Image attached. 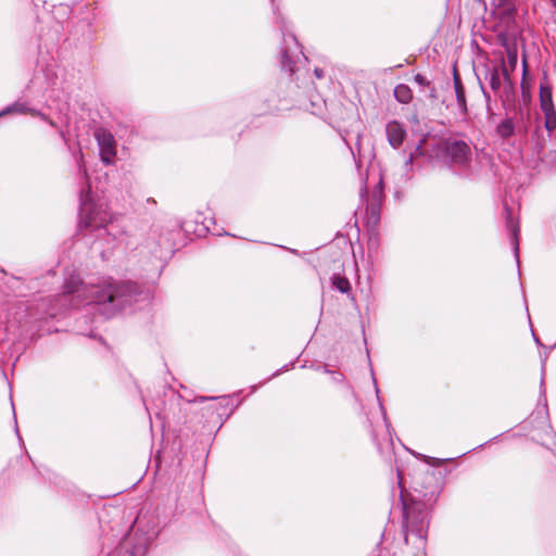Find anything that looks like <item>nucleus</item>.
Returning <instances> with one entry per match:
<instances>
[{"instance_id": "nucleus-1", "label": "nucleus", "mask_w": 556, "mask_h": 556, "mask_svg": "<svg viewBox=\"0 0 556 556\" xmlns=\"http://www.w3.org/2000/svg\"><path fill=\"white\" fill-rule=\"evenodd\" d=\"M139 293L138 286L130 281H115L106 279L101 287L92 290V300L99 305H110L111 313L130 304L132 298Z\"/></svg>"}, {"instance_id": "nucleus-2", "label": "nucleus", "mask_w": 556, "mask_h": 556, "mask_svg": "<svg viewBox=\"0 0 556 556\" xmlns=\"http://www.w3.org/2000/svg\"><path fill=\"white\" fill-rule=\"evenodd\" d=\"M426 497L427 494H424L422 500L412 498L409 502L404 503L405 528L419 539L426 538L429 525L427 502H431L434 498V493L432 492L430 497Z\"/></svg>"}, {"instance_id": "nucleus-3", "label": "nucleus", "mask_w": 556, "mask_h": 556, "mask_svg": "<svg viewBox=\"0 0 556 556\" xmlns=\"http://www.w3.org/2000/svg\"><path fill=\"white\" fill-rule=\"evenodd\" d=\"M79 226L85 228H100L108 222L94 207L90 200V186L83 188L79 193Z\"/></svg>"}, {"instance_id": "nucleus-4", "label": "nucleus", "mask_w": 556, "mask_h": 556, "mask_svg": "<svg viewBox=\"0 0 556 556\" xmlns=\"http://www.w3.org/2000/svg\"><path fill=\"white\" fill-rule=\"evenodd\" d=\"M440 151L451 163L465 166L471 160V149L464 140L446 138L440 142Z\"/></svg>"}, {"instance_id": "nucleus-5", "label": "nucleus", "mask_w": 556, "mask_h": 556, "mask_svg": "<svg viewBox=\"0 0 556 556\" xmlns=\"http://www.w3.org/2000/svg\"><path fill=\"white\" fill-rule=\"evenodd\" d=\"M491 5L492 16L496 21V28L509 30L517 27L515 0H493Z\"/></svg>"}, {"instance_id": "nucleus-6", "label": "nucleus", "mask_w": 556, "mask_h": 556, "mask_svg": "<svg viewBox=\"0 0 556 556\" xmlns=\"http://www.w3.org/2000/svg\"><path fill=\"white\" fill-rule=\"evenodd\" d=\"M94 136L100 147L101 161L104 164H111L116 154L114 137L102 129L97 130Z\"/></svg>"}, {"instance_id": "nucleus-7", "label": "nucleus", "mask_w": 556, "mask_h": 556, "mask_svg": "<svg viewBox=\"0 0 556 556\" xmlns=\"http://www.w3.org/2000/svg\"><path fill=\"white\" fill-rule=\"evenodd\" d=\"M382 182L379 181L376 189L372 191L371 199L367 203L368 224L377 225L380 219V205L382 200Z\"/></svg>"}, {"instance_id": "nucleus-8", "label": "nucleus", "mask_w": 556, "mask_h": 556, "mask_svg": "<svg viewBox=\"0 0 556 556\" xmlns=\"http://www.w3.org/2000/svg\"><path fill=\"white\" fill-rule=\"evenodd\" d=\"M386 131L388 141L393 148L396 149L403 143L406 132L399 122L392 121L388 123Z\"/></svg>"}, {"instance_id": "nucleus-9", "label": "nucleus", "mask_w": 556, "mask_h": 556, "mask_svg": "<svg viewBox=\"0 0 556 556\" xmlns=\"http://www.w3.org/2000/svg\"><path fill=\"white\" fill-rule=\"evenodd\" d=\"M453 84H454V90H455L458 109L463 115H467L468 108H467L465 88H464L462 78H460L456 67H454V72H453Z\"/></svg>"}, {"instance_id": "nucleus-10", "label": "nucleus", "mask_w": 556, "mask_h": 556, "mask_svg": "<svg viewBox=\"0 0 556 556\" xmlns=\"http://www.w3.org/2000/svg\"><path fill=\"white\" fill-rule=\"evenodd\" d=\"M502 75H503V91L498 94V97L501 98V100L503 101V103H506V102H510L514 100V97H515V88H514V84L510 79V76H509V72L505 65V60L504 58H502Z\"/></svg>"}, {"instance_id": "nucleus-11", "label": "nucleus", "mask_w": 556, "mask_h": 556, "mask_svg": "<svg viewBox=\"0 0 556 556\" xmlns=\"http://www.w3.org/2000/svg\"><path fill=\"white\" fill-rule=\"evenodd\" d=\"M502 62L497 65L489 66L485 70V79L489 81L491 89L495 94L500 93L502 80Z\"/></svg>"}, {"instance_id": "nucleus-12", "label": "nucleus", "mask_w": 556, "mask_h": 556, "mask_svg": "<svg viewBox=\"0 0 556 556\" xmlns=\"http://www.w3.org/2000/svg\"><path fill=\"white\" fill-rule=\"evenodd\" d=\"M497 29V42L505 48V50L510 49V47H515L516 42V36L518 35L519 30L518 27L513 29H505V28H496Z\"/></svg>"}, {"instance_id": "nucleus-13", "label": "nucleus", "mask_w": 556, "mask_h": 556, "mask_svg": "<svg viewBox=\"0 0 556 556\" xmlns=\"http://www.w3.org/2000/svg\"><path fill=\"white\" fill-rule=\"evenodd\" d=\"M506 225H507V228H508L509 232L511 233L513 245H514V253H515V256H516V258L518 261L519 260L518 233L520 231V227H519L518 223L513 219V217H511V215H510L508 210H507Z\"/></svg>"}, {"instance_id": "nucleus-14", "label": "nucleus", "mask_w": 556, "mask_h": 556, "mask_svg": "<svg viewBox=\"0 0 556 556\" xmlns=\"http://www.w3.org/2000/svg\"><path fill=\"white\" fill-rule=\"evenodd\" d=\"M394 98L403 104H408L413 99L412 89L405 84H399L393 90Z\"/></svg>"}, {"instance_id": "nucleus-15", "label": "nucleus", "mask_w": 556, "mask_h": 556, "mask_svg": "<svg viewBox=\"0 0 556 556\" xmlns=\"http://www.w3.org/2000/svg\"><path fill=\"white\" fill-rule=\"evenodd\" d=\"M515 132V123L511 117L504 118L496 127V134L502 139L511 137Z\"/></svg>"}, {"instance_id": "nucleus-16", "label": "nucleus", "mask_w": 556, "mask_h": 556, "mask_svg": "<svg viewBox=\"0 0 556 556\" xmlns=\"http://www.w3.org/2000/svg\"><path fill=\"white\" fill-rule=\"evenodd\" d=\"M540 106L541 110L554 108L552 89L548 86L540 85Z\"/></svg>"}, {"instance_id": "nucleus-17", "label": "nucleus", "mask_w": 556, "mask_h": 556, "mask_svg": "<svg viewBox=\"0 0 556 556\" xmlns=\"http://www.w3.org/2000/svg\"><path fill=\"white\" fill-rule=\"evenodd\" d=\"M331 285L334 289L341 293H348L351 290V283L349 279L340 274H333L331 277Z\"/></svg>"}, {"instance_id": "nucleus-18", "label": "nucleus", "mask_w": 556, "mask_h": 556, "mask_svg": "<svg viewBox=\"0 0 556 556\" xmlns=\"http://www.w3.org/2000/svg\"><path fill=\"white\" fill-rule=\"evenodd\" d=\"M80 298L84 294V288L80 281H68L64 285V295H75Z\"/></svg>"}, {"instance_id": "nucleus-19", "label": "nucleus", "mask_w": 556, "mask_h": 556, "mask_svg": "<svg viewBox=\"0 0 556 556\" xmlns=\"http://www.w3.org/2000/svg\"><path fill=\"white\" fill-rule=\"evenodd\" d=\"M544 113L545 122L544 126L548 131L556 129V111L555 108L548 110H542Z\"/></svg>"}, {"instance_id": "nucleus-20", "label": "nucleus", "mask_w": 556, "mask_h": 556, "mask_svg": "<svg viewBox=\"0 0 556 556\" xmlns=\"http://www.w3.org/2000/svg\"><path fill=\"white\" fill-rule=\"evenodd\" d=\"M26 111H28V109L26 108V105L24 103L16 102V103L8 106L1 114L12 113V112L25 113ZM31 110H29V112Z\"/></svg>"}, {"instance_id": "nucleus-21", "label": "nucleus", "mask_w": 556, "mask_h": 556, "mask_svg": "<svg viewBox=\"0 0 556 556\" xmlns=\"http://www.w3.org/2000/svg\"><path fill=\"white\" fill-rule=\"evenodd\" d=\"M507 52V61L511 67V70H514L517 65V47H510V49H507L506 50Z\"/></svg>"}, {"instance_id": "nucleus-22", "label": "nucleus", "mask_w": 556, "mask_h": 556, "mask_svg": "<svg viewBox=\"0 0 556 556\" xmlns=\"http://www.w3.org/2000/svg\"><path fill=\"white\" fill-rule=\"evenodd\" d=\"M281 66L283 70L290 71L291 73H293L292 61H291L287 50L281 51Z\"/></svg>"}, {"instance_id": "nucleus-23", "label": "nucleus", "mask_w": 556, "mask_h": 556, "mask_svg": "<svg viewBox=\"0 0 556 556\" xmlns=\"http://www.w3.org/2000/svg\"><path fill=\"white\" fill-rule=\"evenodd\" d=\"M77 166L79 168L80 174L84 176V178L86 180H88V173H87V169L84 164V155H83L81 151H79V153H78Z\"/></svg>"}, {"instance_id": "nucleus-24", "label": "nucleus", "mask_w": 556, "mask_h": 556, "mask_svg": "<svg viewBox=\"0 0 556 556\" xmlns=\"http://www.w3.org/2000/svg\"><path fill=\"white\" fill-rule=\"evenodd\" d=\"M414 80L419 85V86H425V87H430L431 86V81L428 80L424 75L421 74H416L414 76Z\"/></svg>"}, {"instance_id": "nucleus-25", "label": "nucleus", "mask_w": 556, "mask_h": 556, "mask_svg": "<svg viewBox=\"0 0 556 556\" xmlns=\"http://www.w3.org/2000/svg\"><path fill=\"white\" fill-rule=\"evenodd\" d=\"M30 113H31V115L39 116L40 118H42L43 121L49 123V125H51L52 127H56L55 123L52 119H50L47 115H45L43 113H40L36 110L30 111Z\"/></svg>"}, {"instance_id": "nucleus-26", "label": "nucleus", "mask_w": 556, "mask_h": 556, "mask_svg": "<svg viewBox=\"0 0 556 556\" xmlns=\"http://www.w3.org/2000/svg\"><path fill=\"white\" fill-rule=\"evenodd\" d=\"M481 89H482V92H483L486 105L489 108L490 106V101H491L490 93L484 89V87L482 85H481Z\"/></svg>"}, {"instance_id": "nucleus-27", "label": "nucleus", "mask_w": 556, "mask_h": 556, "mask_svg": "<svg viewBox=\"0 0 556 556\" xmlns=\"http://www.w3.org/2000/svg\"><path fill=\"white\" fill-rule=\"evenodd\" d=\"M428 88L430 89L429 98L433 99V100L437 99L438 98L437 89L432 85Z\"/></svg>"}, {"instance_id": "nucleus-28", "label": "nucleus", "mask_w": 556, "mask_h": 556, "mask_svg": "<svg viewBox=\"0 0 556 556\" xmlns=\"http://www.w3.org/2000/svg\"><path fill=\"white\" fill-rule=\"evenodd\" d=\"M314 74L317 78H323L324 77V71L321 68H315L314 70Z\"/></svg>"}, {"instance_id": "nucleus-29", "label": "nucleus", "mask_w": 556, "mask_h": 556, "mask_svg": "<svg viewBox=\"0 0 556 556\" xmlns=\"http://www.w3.org/2000/svg\"><path fill=\"white\" fill-rule=\"evenodd\" d=\"M548 2L552 4L553 8L556 9V0H548Z\"/></svg>"}, {"instance_id": "nucleus-30", "label": "nucleus", "mask_w": 556, "mask_h": 556, "mask_svg": "<svg viewBox=\"0 0 556 556\" xmlns=\"http://www.w3.org/2000/svg\"><path fill=\"white\" fill-rule=\"evenodd\" d=\"M527 73V63H526V60H523V75H526Z\"/></svg>"}, {"instance_id": "nucleus-31", "label": "nucleus", "mask_w": 556, "mask_h": 556, "mask_svg": "<svg viewBox=\"0 0 556 556\" xmlns=\"http://www.w3.org/2000/svg\"><path fill=\"white\" fill-rule=\"evenodd\" d=\"M60 136H61L63 139H65V134H64L62 130L60 131Z\"/></svg>"}, {"instance_id": "nucleus-32", "label": "nucleus", "mask_w": 556, "mask_h": 556, "mask_svg": "<svg viewBox=\"0 0 556 556\" xmlns=\"http://www.w3.org/2000/svg\"><path fill=\"white\" fill-rule=\"evenodd\" d=\"M421 150V147L420 146H417L416 147V152H419Z\"/></svg>"}]
</instances>
